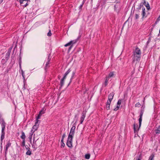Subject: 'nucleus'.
<instances>
[{
    "label": "nucleus",
    "mask_w": 160,
    "mask_h": 160,
    "mask_svg": "<svg viewBox=\"0 0 160 160\" xmlns=\"http://www.w3.org/2000/svg\"><path fill=\"white\" fill-rule=\"evenodd\" d=\"M141 53V50L137 46H136L135 50L133 52L132 55V62L133 63L136 61L140 60Z\"/></svg>",
    "instance_id": "1"
},
{
    "label": "nucleus",
    "mask_w": 160,
    "mask_h": 160,
    "mask_svg": "<svg viewBox=\"0 0 160 160\" xmlns=\"http://www.w3.org/2000/svg\"><path fill=\"white\" fill-rule=\"evenodd\" d=\"M143 111L141 110L140 112V114L139 116V118L138 119L139 125V127L138 128V125L137 124H135L134 123L133 124V129L134 133L135 134V136L136 137V135L137 134L138 136V132L139 131L141 125L142 120V117L143 116Z\"/></svg>",
    "instance_id": "2"
},
{
    "label": "nucleus",
    "mask_w": 160,
    "mask_h": 160,
    "mask_svg": "<svg viewBox=\"0 0 160 160\" xmlns=\"http://www.w3.org/2000/svg\"><path fill=\"white\" fill-rule=\"evenodd\" d=\"M0 123L1 124L2 126L1 141H2L4 138V136L5 134V129L6 124L5 123L3 119L2 118H1V117H0Z\"/></svg>",
    "instance_id": "3"
},
{
    "label": "nucleus",
    "mask_w": 160,
    "mask_h": 160,
    "mask_svg": "<svg viewBox=\"0 0 160 160\" xmlns=\"http://www.w3.org/2000/svg\"><path fill=\"white\" fill-rule=\"evenodd\" d=\"M20 4H22L25 2L26 4L22 5L24 7H26L28 6L30 2V0H19Z\"/></svg>",
    "instance_id": "4"
},
{
    "label": "nucleus",
    "mask_w": 160,
    "mask_h": 160,
    "mask_svg": "<svg viewBox=\"0 0 160 160\" xmlns=\"http://www.w3.org/2000/svg\"><path fill=\"white\" fill-rule=\"evenodd\" d=\"M75 128V126L73 124L70 130V131L68 137L73 138L74 134Z\"/></svg>",
    "instance_id": "5"
},
{
    "label": "nucleus",
    "mask_w": 160,
    "mask_h": 160,
    "mask_svg": "<svg viewBox=\"0 0 160 160\" xmlns=\"http://www.w3.org/2000/svg\"><path fill=\"white\" fill-rule=\"evenodd\" d=\"M50 56L51 54H49L48 56V58H47V62L46 64V66L45 67V70L46 71V70L49 67V64L50 62L51 59Z\"/></svg>",
    "instance_id": "6"
},
{
    "label": "nucleus",
    "mask_w": 160,
    "mask_h": 160,
    "mask_svg": "<svg viewBox=\"0 0 160 160\" xmlns=\"http://www.w3.org/2000/svg\"><path fill=\"white\" fill-rule=\"evenodd\" d=\"M72 138L68 137V139L67 141V145L69 148H71L72 147Z\"/></svg>",
    "instance_id": "7"
},
{
    "label": "nucleus",
    "mask_w": 160,
    "mask_h": 160,
    "mask_svg": "<svg viewBox=\"0 0 160 160\" xmlns=\"http://www.w3.org/2000/svg\"><path fill=\"white\" fill-rule=\"evenodd\" d=\"M12 48V47H10L8 50V52L6 54L5 58L7 60L9 59V57Z\"/></svg>",
    "instance_id": "8"
},
{
    "label": "nucleus",
    "mask_w": 160,
    "mask_h": 160,
    "mask_svg": "<svg viewBox=\"0 0 160 160\" xmlns=\"http://www.w3.org/2000/svg\"><path fill=\"white\" fill-rule=\"evenodd\" d=\"M38 122H40V121H38L35 122V125L32 127V131H34L35 132L38 129L39 125V124L38 123Z\"/></svg>",
    "instance_id": "9"
},
{
    "label": "nucleus",
    "mask_w": 160,
    "mask_h": 160,
    "mask_svg": "<svg viewBox=\"0 0 160 160\" xmlns=\"http://www.w3.org/2000/svg\"><path fill=\"white\" fill-rule=\"evenodd\" d=\"M142 18L143 19L144 18H146L147 17V15H146V13L145 12V8L143 7L142 8Z\"/></svg>",
    "instance_id": "10"
},
{
    "label": "nucleus",
    "mask_w": 160,
    "mask_h": 160,
    "mask_svg": "<svg viewBox=\"0 0 160 160\" xmlns=\"http://www.w3.org/2000/svg\"><path fill=\"white\" fill-rule=\"evenodd\" d=\"M115 76V72H110L108 76H107V77L109 79L110 78H114Z\"/></svg>",
    "instance_id": "11"
},
{
    "label": "nucleus",
    "mask_w": 160,
    "mask_h": 160,
    "mask_svg": "<svg viewBox=\"0 0 160 160\" xmlns=\"http://www.w3.org/2000/svg\"><path fill=\"white\" fill-rule=\"evenodd\" d=\"M86 113L85 112H83L82 113V115L81 117L80 123L81 124H82L85 118L86 117Z\"/></svg>",
    "instance_id": "12"
},
{
    "label": "nucleus",
    "mask_w": 160,
    "mask_h": 160,
    "mask_svg": "<svg viewBox=\"0 0 160 160\" xmlns=\"http://www.w3.org/2000/svg\"><path fill=\"white\" fill-rule=\"evenodd\" d=\"M11 145V143H10V141H8L5 146V153H6L7 151L8 150V148Z\"/></svg>",
    "instance_id": "13"
},
{
    "label": "nucleus",
    "mask_w": 160,
    "mask_h": 160,
    "mask_svg": "<svg viewBox=\"0 0 160 160\" xmlns=\"http://www.w3.org/2000/svg\"><path fill=\"white\" fill-rule=\"evenodd\" d=\"M33 131L32 130H31V131L30 132V133H29V137H28V138L29 139L30 141L31 142V143L32 135L33 134V133L34 132V131Z\"/></svg>",
    "instance_id": "14"
},
{
    "label": "nucleus",
    "mask_w": 160,
    "mask_h": 160,
    "mask_svg": "<svg viewBox=\"0 0 160 160\" xmlns=\"http://www.w3.org/2000/svg\"><path fill=\"white\" fill-rule=\"evenodd\" d=\"M66 78L63 76L62 78L61 79L60 84V85L61 87H62L64 85V81Z\"/></svg>",
    "instance_id": "15"
},
{
    "label": "nucleus",
    "mask_w": 160,
    "mask_h": 160,
    "mask_svg": "<svg viewBox=\"0 0 160 160\" xmlns=\"http://www.w3.org/2000/svg\"><path fill=\"white\" fill-rule=\"evenodd\" d=\"M109 79L107 77L106 78V79L104 82L103 84V86L104 87H106L108 83V81Z\"/></svg>",
    "instance_id": "16"
},
{
    "label": "nucleus",
    "mask_w": 160,
    "mask_h": 160,
    "mask_svg": "<svg viewBox=\"0 0 160 160\" xmlns=\"http://www.w3.org/2000/svg\"><path fill=\"white\" fill-rule=\"evenodd\" d=\"M33 143H32V147L33 148H34L35 149H36L37 148H36L37 146H36V144L35 143L36 141L35 142V138L34 137L33 138Z\"/></svg>",
    "instance_id": "17"
},
{
    "label": "nucleus",
    "mask_w": 160,
    "mask_h": 160,
    "mask_svg": "<svg viewBox=\"0 0 160 160\" xmlns=\"http://www.w3.org/2000/svg\"><path fill=\"white\" fill-rule=\"evenodd\" d=\"M155 132L156 134L158 135L160 134V125L155 130Z\"/></svg>",
    "instance_id": "18"
},
{
    "label": "nucleus",
    "mask_w": 160,
    "mask_h": 160,
    "mask_svg": "<svg viewBox=\"0 0 160 160\" xmlns=\"http://www.w3.org/2000/svg\"><path fill=\"white\" fill-rule=\"evenodd\" d=\"M143 4L148 9V10L149 9L150 6L148 2L147 3L145 1H144Z\"/></svg>",
    "instance_id": "19"
},
{
    "label": "nucleus",
    "mask_w": 160,
    "mask_h": 160,
    "mask_svg": "<svg viewBox=\"0 0 160 160\" xmlns=\"http://www.w3.org/2000/svg\"><path fill=\"white\" fill-rule=\"evenodd\" d=\"M154 154L152 153L150 156L148 160H154Z\"/></svg>",
    "instance_id": "20"
},
{
    "label": "nucleus",
    "mask_w": 160,
    "mask_h": 160,
    "mask_svg": "<svg viewBox=\"0 0 160 160\" xmlns=\"http://www.w3.org/2000/svg\"><path fill=\"white\" fill-rule=\"evenodd\" d=\"M114 95V93L113 92H112L110 93L108 96V98L112 99Z\"/></svg>",
    "instance_id": "21"
},
{
    "label": "nucleus",
    "mask_w": 160,
    "mask_h": 160,
    "mask_svg": "<svg viewBox=\"0 0 160 160\" xmlns=\"http://www.w3.org/2000/svg\"><path fill=\"white\" fill-rule=\"evenodd\" d=\"M21 138L22 139V140H25L26 136L24 132L23 131L22 132V135L21 136Z\"/></svg>",
    "instance_id": "22"
},
{
    "label": "nucleus",
    "mask_w": 160,
    "mask_h": 160,
    "mask_svg": "<svg viewBox=\"0 0 160 160\" xmlns=\"http://www.w3.org/2000/svg\"><path fill=\"white\" fill-rule=\"evenodd\" d=\"M71 70L70 68H69L68 70L64 74L63 77L66 78V77L67 75L69 73V72H71Z\"/></svg>",
    "instance_id": "23"
},
{
    "label": "nucleus",
    "mask_w": 160,
    "mask_h": 160,
    "mask_svg": "<svg viewBox=\"0 0 160 160\" xmlns=\"http://www.w3.org/2000/svg\"><path fill=\"white\" fill-rule=\"evenodd\" d=\"M21 72L22 75V76L23 77V79L24 82L25 80V75H24V72L22 70H21Z\"/></svg>",
    "instance_id": "24"
},
{
    "label": "nucleus",
    "mask_w": 160,
    "mask_h": 160,
    "mask_svg": "<svg viewBox=\"0 0 160 160\" xmlns=\"http://www.w3.org/2000/svg\"><path fill=\"white\" fill-rule=\"evenodd\" d=\"M45 109L44 108H43L42 110L39 112V113L41 114L42 115L45 112Z\"/></svg>",
    "instance_id": "25"
},
{
    "label": "nucleus",
    "mask_w": 160,
    "mask_h": 160,
    "mask_svg": "<svg viewBox=\"0 0 160 160\" xmlns=\"http://www.w3.org/2000/svg\"><path fill=\"white\" fill-rule=\"evenodd\" d=\"M122 99H119L117 103V105L120 107V105L122 103Z\"/></svg>",
    "instance_id": "26"
},
{
    "label": "nucleus",
    "mask_w": 160,
    "mask_h": 160,
    "mask_svg": "<svg viewBox=\"0 0 160 160\" xmlns=\"http://www.w3.org/2000/svg\"><path fill=\"white\" fill-rule=\"evenodd\" d=\"M7 61L6 59H3L2 60L1 63L2 64H4L6 63Z\"/></svg>",
    "instance_id": "27"
},
{
    "label": "nucleus",
    "mask_w": 160,
    "mask_h": 160,
    "mask_svg": "<svg viewBox=\"0 0 160 160\" xmlns=\"http://www.w3.org/2000/svg\"><path fill=\"white\" fill-rule=\"evenodd\" d=\"M70 42H71V45L73 46L74 44L76 43L77 42V40H74L71 41Z\"/></svg>",
    "instance_id": "28"
},
{
    "label": "nucleus",
    "mask_w": 160,
    "mask_h": 160,
    "mask_svg": "<svg viewBox=\"0 0 160 160\" xmlns=\"http://www.w3.org/2000/svg\"><path fill=\"white\" fill-rule=\"evenodd\" d=\"M18 63H22V57L20 54L18 59Z\"/></svg>",
    "instance_id": "29"
},
{
    "label": "nucleus",
    "mask_w": 160,
    "mask_h": 160,
    "mask_svg": "<svg viewBox=\"0 0 160 160\" xmlns=\"http://www.w3.org/2000/svg\"><path fill=\"white\" fill-rule=\"evenodd\" d=\"M75 74V72H72V76H71V78L70 79V82H71L73 78V77L74 76Z\"/></svg>",
    "instance_id": "30"
},
{
    "label": "nucleus",
    "mask_w": 160,
    "mask_h": 160,
    "mask_svg": "<svg viewBox=\"0 0 160 160\" xmlns=\"http://www.w3.org/2000/svg\"><path fill=\"white\" fill-rule=\"evenodd\" d=\"M90 155L89 154H87L85 155V158L87 159H89L90 158Z\"/></svg>",
    "instance_id": "31"
},
{
    "label": "nucleus",
    "mask_w": 160,
    "mask_h": 160,
    "mask_svg": "<svg viewBox=\"0 0 160 160\" xmlns=\"http://www.w3.org/2000/svg\"><path fill=\"white\" fill-rule=\"evenodd\" d=\"M71 42H69L68 43H67L65 44L64 45V46L65 47H67V46H71Z\"/></svg>",
    "instance_id": "32"
},
{
    "label": "nucleus",
    "mask_w": 160,
    "mask_h": 160,
    "mask_svg": "<svg viewBox=\"0 0 160 160\" xmlns=\"http://www.w3.org/2000/svg\"><path fill=\"white\" fill-rule=\"evenodd\" d=\"M32 154L31 151L28 150L26 152V154L27 155H30Z\"/></svg>",
    "instance_id": "33"
},
{
    "label": "nucleus",
    "mask_w": 160,
    "mask_h": 160,
    "mask_svg": "<svg viewBox=\"0 0 160 160\" xmlns=\"http://www.w3.org/2000/svg\"><path fill=\"white\" fill-rule=\"evenodd\" d=\"M65 136H66V134H65V133H64L63 134V135H62V139H61V142H63Z\"/></svg>",
    "instance_id": "34"
},
{
    "label": "nucleus",
    "mask_w": 160,
    "mask_h": 160,
    "mask_svg": "<svg viewBox=\"0 0 160 160\" xmlns=\"http://www.w3.org/2000/svg\"><path fill=\"white\" fill-rule=\"evenodd\" d=\"M25 140H23L22 142V143L21 146L22 147H24L25 146Z\"/></svg>",
    "instance_id": "35"
},
{
    "label": "nucleus",
    "mask_w": 160,
    "mask_h": 160,
    "mask_svg": "<svg viewBox=\"0 0 160 160\" xmlns=\"http://www.w3.org/2000/svg\"><path fill=\"white\" fill-rule=\"evenodd\" d=\"M110 104H106V108L107 110H108L110 109Z\"/></svg>",
    "instance_id": "36"
},
{
    "label": "nucleus",
    "mask_w": 160,
    "mask_h": 160,
    "mask_svg": "<svg viewBox=\"0 0 160 160\" xmlns=\"http://www.w3.org/2000/svg\"><path fill=\"white\" fill-rule=\"evenodd\" d=\"M139 18V14H135V18L136 19H137Z\"/></svg>",
    "instance_id": "37"
},
{
    "label": "nucleus",
    "mask_w": 160,
    "mask_h": 160,
    "mask_svg": "<svg viewBox=\"0 0 160 160\" xmlns=\"http://www.w3.org/2000/svg\"><path fill=\"white\" fill-rule=\"evenodd\" d=\"M140 106V104L139 102L135 104V107H139Z\"/></svg>",
    "instance_id": "38"
},
{
    "label": "nucleus",
    "mask_w": 160,
    "mask_h": 160,
    "mask_svg": "<svg viewBox=\"0 0 160 160\" xmlns=\"http://www.w3.org/2000/svg\"><path fill=\"white\" fill-rule=\"evenodd\" d=\"M52 35V33L51 31L50 30L49 32L47 33V36H50Z\"/></svg>",
    "instance_id": "39"
},
{
    "label": "nucleus",
    "mask_w": 160,
    "mask_h": 160,
    "mask_svg": "<svg viewBox=\"0 0 160 160\" xmlns=\"http://www.w3.org/2000/svg\"><path fill=\"white\" fill-rule=\"evenodd\" d=\"M120 107L117 105V107L114 109V110L115 111H117L119 108Z\"/></svg>",
    "instance_id": "40"
},
{
    "label": "nucleus",
    "mask_w": 160,
    "mask_h": 160,
    "mask_svg": "<svg viewBox=\"0 0 160 160\" xmlns=\"http://www.w3.org/2000/svg\"><path fill=\"white\" fill-rule=\"evenodd\" d=\"M61 146H62L63 147H64L65 146V144L63 142H63H61Z\"/></svg>",
    "instance_id": "41"
},
{
    "label": "nucleus",
    "mask_w": 160,
    "mask_h": 160,
    "mask_svg": "<svg viewBox=\"0 0 160 160\" xmlns=\"http://www.w3.org/2000/svg\"><path fill=\"white\" fill-rule=\"evenodd\" d=\"M19 68H20V70L21 71V70H22V67H21V63H19Z\"/></svg>",
    "instance_id": "42"
},
{
    "label": "nucleus",
    "mask_w": 160,
    "mask_h": 160,
    "mask_svg": "<svg viewBox=\"0 0 160 160\" xmlns=\"http://www.w3.org/2000/svg\"><path fill=\"white\" fill-rule=\"evenodd\" d=\"M72 47H73V46L71 45V46H70L69 47V48H68V51L69 52L70 51V50H71V48H72Z\"/></svg>",
    "instance_id": "43"
},
{
    "label": "nucleus",
    "mask_w": 160,
    "mask_h": 160,
    "mask_svg": "<svg viewBox=\"0 0 160 160\" xmlns=\"http://www.w3.org/2000/svg\"><path fill=\"white\" fill-rule=\"evenodd\" d=\"M40 117H39L38 115V116L36 118V121H39L38 120L39 119H40Z\"/></svg>",
    "instance_id": "44"
},
{
    "label": "nucleus",
    "mask_w": 160,
    "mask_h": 160,
    "mask_svg": "<svg viewBox=\"0 0 160 160\" xmlns=\"http://www.w3.org/2000/svg\"><path fill=\"white\" fill-rule=\"evenodd\" d=\"M111 103V102H110V101H108V100L107 101L106 104H110Z\"/></svg>",
    "instance_id": "45"
},
{
    "label": "nucleus",
    "mask_w": 160,
    "mask_h": 160,
    "mask_svg": "<svg viewBox=\"0 0 160 160\" xmlns=\"http://www.w3.org/2000/svg\"><path fill=\"white\" fill-rule=\"evenodd\" d=\"M83 5L82 4L79 7V9H82V6H83Z\"/></svg>",
    "instance_id": "46"
},
{
    "label": "nucleus",
    "mask_w": 160,
    "mask_h": 160,
    "mask_svg": "<svg viewBox=\"0 0 160 160\" xmlns=\"http://www.w3.org/2000/svg\"><path fill=\"white\" fill-rule=\"evenodd\" d=\"M157 20H158V21H159L160 20V15L158 17L157 19Z\"/></svg>",
    "instance_id": "47"
},
{
    "label": "nucleus",
    "mask_w": 160,
    "mask_h": 160,
    "mask_svg": "<svg viewBox=\"0 0 160 160\" xmlns=\"http://www.w3.org/2000/svg\"><path fill=\"white\" fill-rule=\"evenodd\" d=\"M112 99L111 98H108V101H110V102H111V101H112Z\"/></svg>",
    "instance_id": "48"
},
{
    "label": "nucleus",
    "mask_w": 160,
    "mask_h": 160,
    "mask_svg": "<svg viewBox=\"0 0 160 160\" xmlns=\"http://www.w3.org/2000/svg\"><path fill=\"white\" fill-rule=\"evenodd\" d=\"M159 21H158V20L157 19L156 21L155 22V24H157V23Z\"/></svg>",
    "instance_id": "49"
},
{
    "label": "nucleus",
    "mask_w": 160,
    "mask_h": 160,
    "mask_svg": "<svg viewBox=\"0 0 160 160\" xmlns=\"http://www.w3.org/2000/svg\"><path fill=\"white\" fill-rule=\"evenodd\" d=\"M39 117H41V116H42V115L41 114H39L38 115Z\"/></svg>",
    "instance_id": "50"
},
{
    "label": "nucleus",
    "mask_w": 160,
    "mask_h": 160,
    "mask_svg": "<svg viewBox=\"0 0 160 160\" xmlns=\"http://www.w3.org/2000/svg\"><path fill=\"white\" fill-rule=\"evenodd\" d=\"M2 1L3 0H0V4L1 3Z\"/></svg>",
    "instance_id": "51"
},
{
    "label": "nucleus",
    "mask_w": 160,
    "mask_h": 160,
    "mask_svg": "<svg viewBox=\"0 0 160 160\" xmlns=\"http://www.w3.org/2000/svg\"><path fill=\"white\" fill-rule=\"evenodd\" d=\"M85 2L84 1H83H83H82V4H83H83H84V3H85Z\"/></svg>",
    "instance_id": "52"
},
{
    "label": "nucleus",
    "mask_w": 160,
    "mask_h": 160,
    "mask_svg": "<svg viewBox=\"0 0 160 160\" xmlns=\"http://www.w3.org/2000/svg\"><path fill=\"white\" fill-rule=\"evenodd\" d=\"M137 160H141V158L139 157Z\"/></svg>",
    "instance_id": "53"
},
{
    "label": "nucleus",
    "mask_w": 160,
    "mask_h": 160,
    "mask_svg": "<svg viewBox=\"0 0 160 160\" xmlns=\"http://www.w3.org/2000/svg\"><path fill=\"white\" fill-rule=\"evenodd\" d=\"M145 98H144V99H143V102H144V101H145Z\"/></svg>",
    "instance_id": "54"
},
{
    "label": "nucleus",
    "mask_w": 160,
    "mask_h": 160,
    "mask_svg": "<svg viewBox=\"0 0 160 160\" xmlns=\"http://www.w3.org/2000/svg\"><path fill=\"white\" fill-rule=\"evenodd\" d=\"M83 1H84L85 2L86 1V0H83Z\"/></svg>",
    "instance_id": "55"
},
{
    "label": "nucleus",
    "mask_w": 160,
    "mask_h": 160,
    "mask_svg": "<svg viewBox=\"0 0 160 160\" xmlns=\"http://www.w3.org/2000/svg\"><path fill=\"white\" fill-rule=\"evenodd\" d=\"M115 7H116V6H115H115H114V7H115Z\"/></svg>",
    "instance_id": "56"
},
{
    "label": "nucleus",
    "mask_w": 160,
    "mask_h": 160,
    "mask_svg": "<svg viewBox=\"0 0 160 160\" xmlns=\"http://www.w3.org/2000/svg\"><path fill=\"white\" fill-rule=\"evenodd\" d=\"M1 52V51L0 50V52Z\"/></svg>",
    "instance_id": "57"
}]
</instances>
